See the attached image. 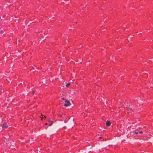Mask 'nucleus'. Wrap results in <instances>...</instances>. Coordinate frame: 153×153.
Instances as JSON below:
<instances>
[{
	"label": "nucleus",
	"mask_w": 153,
	"mask_h": 153,
	"mask_svg": "<svg viewBox=\"0 0 153 153\" xmlns=\"http://www.w3.org/2000/svg\"><path fill=\"white\" fill-rule=\"evenodd\" d=\"M65 103L64 104V106H69L71 105V103L69 101L66 99H65Z\"/></svg>",
	"instance_id": "1"
},
{
	"label": "nucleus",
	"mask_w": 153,
	"mask_h": 153,
	"mask_svg": "<svg viewBox=\"0 0 153 153\" xmlns=\"http://www.w3.org/2000/svg\"><path fill=\"white\" fill-rule=\"evenodd\" d=\"M136 107L135 105H131V106H129V107H128V108L130 109V110H133Z\"/></svg>",
	"instance_id": "2"
},
{
	"label": "nucleus",
	"mask_w": 153,
	"mask_h": 153,
	"mask_svg": "<svg viewBox=\"0 0 153 153\" xmlns=\"http://www.w3.org/2000/svg\"><path fill=\"white\" fill-rule=\"evenodd\" d=\"M8 127V125L6 123H4L3 125V128H7Z\"/></svg>",
	"instance_id": "3"
},
{
	"label": "nucleus",
	"mask_w": 153,
	"mask_h": 153,
	"mask_svg": "<svg viewBox=\"0 0 153 153\" xmlns=\"http://www.w3.org/2000/svg\"><path fill=\"white\" fill-rule=\"evenodd\" d=\"M106 126H109L111 125V123L110 121H107L106 122Z\"/></svg>",
	"instance_id": "4"
},
{
	"label": "nucleus",
	"mask_w": 153,
	"mask_h": 153,
	"mask_svg": "<svg viewBox=\"0 0 153 153\" xmlns=\"http://www.w3.org/2000/svg\"><path fill=\"white\" fill-rule=\"evenodd\" d=\"M71 84V83L70 82H68L66 85V87H68Z\"/></svg>",
	"instance_id": "5"
},
{
	"label": "nucleus",
	"mask_w": 153,
	"mask_h": 153,
	"mask_svg": "<svg viewBox=\"0 0 153 153\" xmlns=\"http://www.w3.org/2000/svg\"><path fill=\"white\" fill-rule=\"evenodd\" d=\"M53 123V121H51V123L49 124V126H51L52 125Z\"/></svg>",
	"instance_id": "6"
},
{
	"label": "nucleus",
	"mask_w": 153,
	"mask_h": 153,
	"mask_svg": "<svg viewBox=\"0 0 153 153\" xmlns=\"http://www.w3.org/2000/svg\"><path fill=\"white\" fill-rule=\"evenodd\" d=\"M134 133L136 134H137L138 133V131H135V132H134Z\"/></svg>",
	"instance_id": "7"
},
{
	"label": "nucleus",
	"mask_w": 153,
	"mask_h": 153,
	"mask_svg": "<svg viewBox=\"0 0 153 153\" xmlns=\"http://www.w3.org/2000/svg\"><path fill=\"white\" fill-rule=\"evenodd\" d=\"M139 133L140 134H141L143 133V131H140L139 132Z\"/></svg>",
	"instance_id": "8"
},
{
	"label": "nucleus",
	"mask_w": 153,
	"mask_h": 153,
	"mask_svg": "<svg viewBox=\"0 0 153 153\" xmlns=\"http://www.w3.org/2000/svg\"><path fill=\"white\" fill-rule=\"evenodd\" d=\"M65 99L64 98H63H63H62V100H65Z\"/></svg>",
	"instance_id": "9"
},
{
	"label": "nucleus",
	"mask_w": 153,
	"mask_h": 153,
	"mask_svg": "<svg viewBox=\"0 0 153 153\" xmlns=\"http://www.w3.org/2000/svg\"><path fill=\"white\" fill-rule=\"evenodd\" d=\"M42 117H43L44 116V118H45L46 117L45 116H44L43 115H42Z\"/></svg>",
	"instance_id": "10"
},
{
	"label": "nucleus",
	"mask_w": 153,
	"mask_h": 153,
	"mask_svg": "<svg viewBox=\"0 0 153 153\" xmlns=\"http://www.w3.org/2000/svg\"><path fill=\"white\" fill-rule=\"evenodd\" d=\"M2 32H3V31H1V32H0V33H2Z\"/></svg>",
	"instance_id": "11"
},
{
	"label": "nucleus",
	"mask_w": 153,
	"mask_h": 153,
	"mask_svg": "<svg viewBox=\"0 0 153 153\" xmlns=\"http://www.w3.org/2000/svg\"><path fill=\"white\" fill-rule=\"evenodd\" d=\"M45 125H47V123H45Z\"/></svg>",
	"instance_id": "12"
},
{
	"label": "nucleus",
	"mask_w": 153,
	"mask_h": 153,
	"mask_svg": "<svg viewBox=\"0 0 153 153\" xmlns=\"http://www.w3.org/2000/svg\"><path fill=\"white\" fill-rule=\"evenodd\" d=\"M32 92H33V94L34 93V91H33Z\"/></svg>",
	"instance_id": "13"
},
{
	"label": "nucleus",
	"mask_w": 153,
	"mask_h": 153,
	"mask_svg": "<svg viewBox=\"0 0 153 153\" xmlns=\"http://www.w3.org/2000/svg\"><path fill=\"white\" fill-rule=\"evenodd\" d=\"M101 138V137H99V138Z\"/></svg>",
	"instance_id": "14"
},
{
	"label": "nucleus",
	"mask_w": 153,
	"mask_h": 153,
	"mask_svg": "<svg viewBox=\"0 0 153 153\" xmlns=\"http://www.w3.org/2000/svg\"><path fill=\"white\" fill-rule=\"evenodd\" d=\"M43 118H42V120Z\"/></svg>",
	"instance_id": "15"
}]
</instances>
